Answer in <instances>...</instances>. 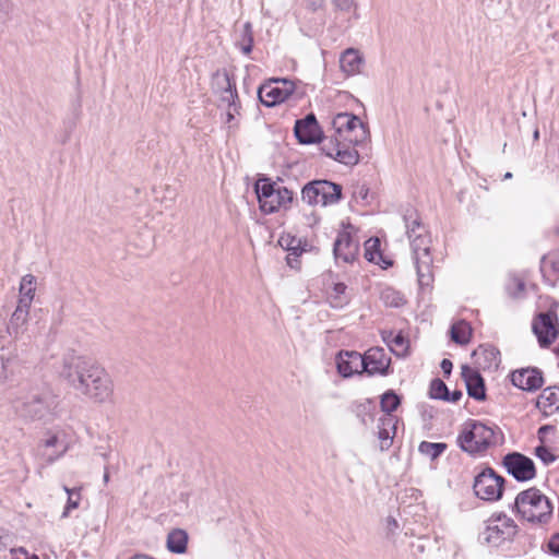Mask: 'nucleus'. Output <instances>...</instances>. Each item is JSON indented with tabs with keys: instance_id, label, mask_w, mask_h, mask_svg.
Wrapping results in <instances>:
<instances>
[{
	"instance_id": "1",
	"label": "nucleus",
	"mask_w": 559,
	"mask_h": 559,
	"mask_svg": "<svg viewBox=\"0 0 559 559\" xmlns=\"http://www.w3.org/2000/svg\"><path fill=\"white\" fill-rule=\"evenodd\" d=\"M60 377L74 391L95 403L107 402L114 392L111 378L105 368L82 356H66Z\"/></svg>"
},
{
	"instance_id": "2",
	"label": "nucleus",
	"mask_w": 559,
	"mask_h": 559,
	"mask_svg": "<svg viewBox=\"0 0 559 559\" xmlns=\"http://www.w3.org/2000/svg\"><path fill=\"white\" fill-rule=\"evenodd\" d=\"M406 235L409 239L413 259L416 266L418 284L429 287L433 282L432 257L430 253V236L420 216L414 209H408L403 215Z\"/></svg>"
},
{
	"instance_id": "3",
	"label": "nucleus",
	"mask_w": 559,
	"mask_h": 559,
	"mask_svg": "<svg viewBox=\"0 0 559 559\" xmlns=\"http://www.w3.org/2000/svg\"><path fill=\"white\" fill-rule=\"evenodd\" d=\"M554 507L539 489L531 487L518 493L512 511L522 519L532 523H548Z\"/></svg>"
},
{
	"instance_id": "4",
	"label": "nucleus",
	"mask_w": 559,
	"mask_h": 559,
	"mask_svg": "<svg viewBox=\"0 0 559 559\" xmlns=\"http://www.w3.org/2000/svg\"><path fill=\"white\" fill-rule=\"evenodd\" d=\"M497 443L495 428L473 419L465 423L462 432L457 437V444L461 450L472 455L483 453Z\"/></svg>"
},
{
	"instance_id": "5",
	"label": "nucleus",
	"mask_w": 559,
	"mask_h": 559,
	"mask_svg": "<svg viewBox=\"0 0 559 559\" xmlns=\"http://www.w3.org/2000/svg\"><path fill=\"white\" fill-rule=\"evenodd\" d=\"M254 191L260 210L265 214H272L281 207H286L293 201V192L290 190L267 177H261L257 180Z\"/></svg>"
},
{
	"instance_id": "6",
	"label": "nucleus",
	"mask_w": 559,
	"mask_h": 559,
	"mask_svg": "<svg viewBox=\"0 0 559 559\" xmlns=\"http://www.w3.org/2000/svg\"><path fill=\"white\" fill-rule=\"evenodd\" d=\"M486 523L479 539L489 546L499 547L504 542L513 540L518 534V525L514 520L504 513L492 514Z\"/></svg>"
},
{
	"instance_id": "7",
	"label": "nucleus",
	"mask_w": 559,
	"mask_h": 559,
	"mask_svg": "<svg viewBox=\"0 0 559 559\" xmlns=\"http://www.w3.org/2000/svg\"><path fill=\"white\" fill-rule=\"evenodd\" d=\"M342 197V187L328 180L308 182L301 190V199L309 205L335 204Z\"/></svg>"
},
{
	"instance_id": "8",
	"label": "nucleus",
	"mask_w": 559,
	"mask_h": 559,
	"mask_svg": "<svg viewBox=\"0 0 559 559\" xmlns=\"http://www.w3.org/2000/svg\"><path fill=\"white\" fill-rule=\"evenodd\" d=\"M56 397L49 392L33 393L15 405L16 412L29 419H45L56 408Z\"/></svg>"
},
{
	"instance_id": "9",
	"label": "nucleus",
	"mask_w": 559,
	"mask_h": 559,
	"mask_svg": "<svg viewBox=\"0 0 559 559\" xmlns=\"http://www.w3.org/2000/svg\"><path fill=\"white\" fill-rule=\"evenodd\" d=\"M504 478L491 467L484 468L474 479L475 495L485 501H497L503 492Z\"/></svg>"
},
{
	"instance_id": "10",
	"label": "nucleus",
	"mask_w": 559,
	"mask_h": 559,
	"mask_svg": "<svg viewBox=\"0 0 559 559\" xmlns=\"http://www.w3.org/2000/svg\"><path fill=\"white\" fill-rule=\"evenodd\" d=\"M295 83L287 79H272L259 87L258 95L262 104L273 107L285 102L295 91Z\"/></svg>"
},
{
	"instance_id": "11",
	"label": "nucleus",
	"mask_w": 559,
	"mask_h": 559,
	"mask_svg": "<svg viewBox=\"0 0 559 559\" xmlns=\"http://www.w3.org/2000/svg\"><path fill=\"white\" fill-rule=\"evenodd\" d=\"M336 134L344 140H366L369 132L359 117L349 112H340L332 120Z\"/></svg>"
},
{
	"instance_id": "12",
	"label": "nucleus",
	"mask_w": 559,
	"mask_h": 559,
	"mask_svg": "<svg viewBox=\"0 0 559 559\" xmlns=\"http://www.w3.org/2000/svg\"><path fill=\"white\" fill-rule=\"evenodd\" d=\"M301 144H311L312 142H300ZM322 144L320 150L328 157L344 164L354 166L359 162V153L356 146L364 142H318Z\"/></svg>"
},
{
	"instance_id": "13",
	"label": "nucleus",
	"mask_w": 559,
	"mask_h": 559,
	"mask_svg": "<svg viewBox=\"0 0 559 559\" xmlns=\"http://www.w3.org/2000/svg\"><path fill=\"white\" fill-rule=\"evenodd\" d=\"M502 464L518 481H528L536 476L533 460L520 452L508 453L503 457Z\"/></svg>"
},
{
	"instance_id": "14",
	"label": "nucleus",
	"mask_w": 559,
	"mask_h": 559,
	"mask_svg": "<svg viewBox=\"0 0 559 559\" xmlns=\"http://www.w3.org/2000/svg\"><path fill=\"white\" fill-rule=\"evenodd\" d=\"M362 357V372L368 376H386L390 373L391 357L382 347L369 348Z\"/></svg>"
},
{
	"instance_id": "15",
	"label": "nucleus",
	"mask_w": 559,
	"mask_h": 559,
	"mask_svg": "<svg viewBox=\"0 0 559 559\" xmlns=\"http://www.w3.org/2000/svg\"><path fill=\"white\" fill-rule=\"evenodd\" d=\"M40 457L46 464H52L55 461L64 455L69 450V442L64 432L51 433L40 444Z\"/></svg>"
},
{
	"instance_id": "16",
	"label": "nucleus",
	"mask_w": 559,
	"mask_h": 559,
	"mask_svg": "<svg viewBox=\"0 0 559 559\" xmlns=\"http://www.w3.org/2000/svg\"><path fill=\"white\" fill-rule=\"evenodd\" d=\"M226 86L222 93L221 106L226 110V123L229 128L238 124L240 116V105L235 85L228 76H225Z\"/></svg>"
},
{
	"instance_id": "17",
	"label": "nucleus",
	"mask_w": 559,
	"mask_h": 559,
	"mask_svg": "<svg viewBox=\"0 0 559 559\" xmlns=\"http://www.w3.org/2000/svg\"><path fill=\"white\" fill-rule=\"evenodd\" d=\"M557 317L550 312H542L538 316V321L533 323V331L538 338L542 347L549 346L557 337Z\"/></svg>"
},
{
	"instance_id": "18",
	"label": "nucleus",
	"mask_w": 559,
	"mask_h": 559,
	"mask_svg": "<svg viewBox=\"0 0 559 559\" xmlns=\"http://www.w3.org/2000/svg\"><path fill=\"white\" fill-rule=\"evenodd\" d=\"M513 385L524 391H536L544 384L543 373L538 368H523L511 373Z\"/></svg>"
},
{
	"instance_id": "19",
	"label": "nucleus",
	"mask_w": 559,
	"mask_h": 559,
	"mask_svg": "<svg viewBox=\"0 0 559 559\" xmlns=\"http://www.w3.org/2000/svg\"><path fill=\"white\" fill-rule=\"evenodd\" d=\"M359 245L347 231H341L333 246L336 261L352 263L358 254Z\"/></svg>"
},
{
	"instance_id": "20",
	"label": "nucleus",
	"mask_w": 559,
	"mask_h": 559,
	"mask_svg": "<svg viewBox=\"0 0 559 559\" xmlns=\"http://www.w3.org/2000/svg\"><path fill=\"white\" fill-rule=\"evenodd\" d=\"M294 135L296 140H323V132L314 114H308L305 118L296 120Z\"/></svg>"
},
{
	"instance_id": "21",
	"label": "nucleus",
	"mask_w": 559,
	"mask_h": 559,
	"mask_svg": "<svg viewBox=\"0 0 559 559\" xmlns=\"http://www.w3.org/2000/svg\"><path fill=\"white\" fill-rule=\"evenodd\" d=\"M338 373L349 378L355 373H362V357L358 352L342 350L336 357Z\"/></svg>"
},
{
	"instance_id": "22",
	"label": "nucleus",
	"mask_w": 559,
	"mask_h": 559,
	"mask_svg": "<svg viewBox=\"0 0 559 559\" xmlns=\"http://www.w3.org/2000/svg\"><path fill=\"white\" fill-rule=\"evenodd\" d=\"M462 377L465 380L468 395L477 401H484L486 399V390L480 373L468 366H463Z\"/></svg>"
},
{
	"instance_id": "23",
	"label": "nucleus",
	"mask_w": 559,
	"mask_h": 559,
	"mask_svg": "<svg viewBox=\"0 0 559 559\" xmlns=\"http://www.w3.org/2000/svg\"><path fill=\"white\" fill-rule=\"evenodd\" d=\"M397 419L393 415H384L378 420V439L380 441V450L386 451L392 445L396 433Z\"/></svg>"
},
{
	"instance_id": "24",
	"label": "nucleus",
	"mask_w": 559,
	"mask_h": 559,
	"mask_svg": "<svg viewBox=\"0 0 559 559\" xmlns=\"http://www.w3.org/2000/svg\"><path fill=\"white\" fill-rule=\"evenodd\" d=\"M362 66L364 58L357 49L347 48L340 57L341 70L347 76L359 74Z\"/></svg>"
},
{
	"instance_id": "25",
	"label": "nucleus",
	"mask_w": 559,
	"mask_h": 559,
	"mask_svg": "<svg viewBox=\"0 0 559 559\" xmlns=\"http://www.w3.org/2000/svg\"><path fill=\"white\" fill-rule=\"evenodd\" d=\"M31 305H26L24 302H19L14 312L11 316L8 330L10 334L17 337L25 330V325L28 319Z\"/></svg>"
},
{
	"instance_id": "26",
	"label": "nucleus",
	"mask_w": 559,
	"mask_h": 559,
	"mask_svg": "<svg viewBox=\"0 0 559 559\" xmlns=\"http://www.w3.org/2000/svg\"><path fill=\"white\" fill-rule=\"evenodd\" d=\"M189 536L182 528H174L167 535L166 547L173 554H185L187 551Z\"/></svg>"
},
{
	"instance_id": "27",
	"label": "nucleus",
	"mask_w": 559,
	"mask_h": 559,
	"mask_svg": "<svg viewBox=\"0 0 559 559\" xmlns=\"http://www.w3.org/2000/svg\"><path fill=\"white\" fill-rule=\"evenodd\" d=\"M472 328L468 322L460 320L451 326V338L454 343L465 345L471 341Z\"/></svg>"
},
{
	"instance_id": "28",
	"label": "nucleus",
	"mask_w": 559,
	"mask_h": 559,
	"mask_svg": "<svg viewBox=\"0 0 559 559\" xmlns=\"http://www.w3.org/2000/svg\"><path fill=\"white\" fill-rule=\"evenodd\" d=\"M237 47L245 53L249 55L252 51L253 47V31L250 22H246L237 37L236 41Z\"/></svg>"
},
{
	"instance_id": "29",
	"label": "nucleus",
	"mask_w": 559,
	"mask_h": 559,
	"mask_svg": "<svg viewBox=\"0 0 559 559\" xmlns=\"http://www.w3.org/2000/svg\"><path fill=\"white\" fill-rule=\"evenodd\" d=\"M35 283L36 278L32 274H26L22 277L20 283L21 298L19 302L31 305L35 296Z\"/></svg>"
},
{
	"instance_id": "30",
	"label": "nucleus",
	"mask_w": 559,
	"mask_h": 559,
	"mask_svg": "<svg viewBox=\"0 0 559 559\" xmlns=\"http://www.w3.org/2000/svg\"><path fill=\"white\" fill-rule=\"evenodd\" d=\"M347 286L344 283H335L329 294L330 305L333 308H342L348 304L349 297L346 294Z\"/></svg>"
},
{
	"instance_id": "31",
	"label": "nucleus",
	"mask_w": 559,
	"mask_h": 559,
	"mask_svg": "<svg viewBox=\"0 0 559 559\" xmlns=\"http://www.w3.org/2000/svg\"><path fill=\"white\" fill-rule=\"evenodd\" d=\"M63 490L68 495L67 503L64 507V510L62 512L61 518H68L70 512L74 509H78L80 507L82 496H81V488H69L68 486H63Z\"/></svg>"
},
{
	"instance_id": "32",
	"label": "nucleus",
	"mask_w": 559,
	"mask_h": 559,
	"mask_svg": "<svg viewBox=\"0 0 559 559\" xmlns=\"http://www.w3.org/2000/svg\"><path fill=\"white\" fill-rule=\"evenodd\" d=\"M537 405L543 407L556 406L559 408V386H548L544 389L537 400Z\"/></svg>"
},
{
	"instance_id": "33",
	"label": "nucleus",
	"mask_w": 559,
	"mask_h": 559,
	"mask_svg": "<svg viewBox=\"0 0 559 559\" xmlns=\"http://www.w3.org/2000/svg\"><path fill=\"white\" fill-rule=\"evenodd\" d=\"M380 298L385 306L393 308H400L406 302L404 296L392 287L382 289Z\"/></svg>"
},
{
	"instance_id": "34",
	"label": "nucleus",
	"mask_w": 559,
	"mask_h": 559,
	"mask_svg": "<svg viewBox=\"0 0 559 559\" xmlns=\"http://www.w3.org/2000/svg\"><path fill=\"white\" fill-rule=\"evenodd\" d=\"M448 445L443 442H428V441H421L418 447V451L429 456L430 460H437L445 450Z\"/></svg>"
},
{
	"instance_id": "35",
	"label": "nucleus",
	"mask_w": 559,
	"mask_h": 559,
	"mask_svg": "<svg viewBox=\"0 0 559 559\" xmlns=\"http://www.w3.org/2000/svg\"><path fill=\"white\" fill-rule=\"evenodd\" d=\"M474 356H479L481 355L485 359V362L486 365L484 366V368H490L492 366H498L499 362H500V358H499V350L496 349L495 347L492 346H479L478 349L474 350L473 353Z\"/></svg>"
},
{
	"instance_id": "36",
	"label": "nucleus",
	"mask_w": 559,
	"mask_h": 559,
	"mask_svg": "<svg viewBox=\"0 0 559 559\" xmlns=\"http://www.w3.org/2000/svg\"><path fill=\"white\" fill-rule=\"evenodd\" d=\"M401 399L400 396L392 390L386 391L382 396L380 401V406L382 412L385 413V415H392L394 411L400 406Z\"/></svg>"
},
{
	"instance_id": "37",
	"label": "nucleus",
	"mask_w": 559,
	"mask_h": 559,
	"mask_svg": "<svg viewBox=\"0 0 559 559\" xmlns=\"http://www.w3.org/2000/svg\"><path fill=\"white\" fill-rule=\"evenodd\" d=\"M353 412L364 426H367L369 421L373 420V416L371 414V402L369 401L364 403H355L353 405Z\"/></svg>"
},
{
	"instance_id": "38",
	"label": "nucleus",
	"mask_w": 559,
	"mask_h": 559,
	"mask_svg": "<svg viewBox=\"0 0 559 559\" xmlns=\"http://www.w3.org/2000/svg\"><path fill=\"white\" fill-rule=\"evenodd\" d=\"M408 348V340L400 332L392 338L390 350L397 357L405 356Z\"/></svg>"
},
{
	"instance_id": "39",
	"label": "nucleus",
	"mask_w": 559,
	"mask_h": 559,
	"mask_svg": "<svg viewBox=\"0 0 559 559\" xmlns=\"http://www.w3.org/2000/svg\"><path fill=\"white\" fill-rule=\"evenodd\" d=\"M449 389L447 384L440 379H433L429 388V396L435 400L448 399Z\"/></svg>"
},
{
	"instance_id": "40",
	"label": "nucleus",
	"mask_w": 559,
	"mask_h": 559,
	"mask_svg": "<svg viewBox=\"0 0 559 559\" xmlns=\"http://www.w3.org/2000/svg\"><path fill=\"white\" fill-rule=\"evenodd\" d=\"M379 239H369L366 242V249H365V257L368 261L374 262L377 257H381V253L379 252Z\"/></svg>"
},
{
	"instance_id": "41",
	"label": "nucleus",
	"mask_w": 559,
	"mask_h": 559,
	"mask_svg": "<svg viewBox=\"0 0 559 559\" xmlns=\"http://www.w3.org/2000/svg\"><path fill=\"white\" fill-rule=\"evenodd\" d=\"M535 454L538 459H540L546 465L555 462L556 456L548 450V448L544 445H539L535 449Z\"/></svg>"
},
{
	"instance_id": "42",
	"label": "nucleus",
	"mask_w": 559,
	"mask_h": 559,
	"mask_svg": "<svg viewBox=\"0 0 559 559\" xmlns=\"http://www.w3.org/2000/svg\"><path fill=\"white\" fill-rule=\"evenodd\" d=\"M512 284L514 285V289H512L511 287H509V294L513 297V298H521L524 294V289H525V284L522 280H519V278H514L512 281Z\"/></svg>"
},
{
	"instance_id": "43",
	"label": "nucleus",
	"mask_w": 559,
	"mask_h": 559,
	"mask_svg": "<svg viewBox=\"0 0 559 559\" xmlns=\"http://www.w3.org/2000/svg\"><path fill=\"white\" fill-rule=\"evenodd\" d=\"M10 552L12 555V559H39L37 555L28 556L24 548H12L10 549Z\"/></svg>"
},
{
	"instance_id": "44",
	"label": "nucleus",
	"mask_w": 559,
	"mask_h": 559,
	"mask_svg": "<svg viewBox=\"0 0 559 559\" xmlns=\"http://www.w3.org/2000/svg\"><path fill=\"white\" fill-rule=\"evenodd\" d=\"M332 3L337 10L348 12L354 5V0H333Z\"/></svg>"
},
{
	"instance_id": "45",
	"label": "nucleus",
	"mask_w": 559,
	"mask_h": 559,
	"mask_svg": "<svg viewBox=\"0 0 559 559\" xmlns=\"http://www.w3.org/2000/svg\"><path fill=\"white\" fill-rule=\"evenodd\" d=\"M547 546L551 554L559 555V533L551 536Z\"/></svg>"
},
{
	"instance_id": "46",
	"label": "nucleus",
	"mask_w": 559,
	"mask_h": 559,
	"mask_svg": "<svg viewBox=\"0 0 559 559\" xmlns=\"http://www.w3.org/2000/svg\"><path fill=\"white\" fill-rule=\"evenodd\" d=\"M323 4L324 0H307V8L312 12L321 9Z\"/></svg>"
},
{
	"instance_id": "47",
	"label": "nucleus",
	"mask_w": 559,
	"mask_h": 559,
	"mask_svg": "<svg viewBox=\"0 0 559 559\" xmlns=\"http://www.w3.org/2000/svg\"><path fill=\"white\" fill-rule=\"evenodd\" d=\"M440 367L444 373V376H450L451 374V371H452V361L448 358H444L442 359L441 364H440Z\"/></svg>"
},
{
	"instance_id": "48",
	"label": "nucleus",
	"mask_w": 559,
	"mask_h": 559,
	"mask_svg": "<svg viewBox=\"0 0 559 559\" xmlns=\"http://www.w3.org/2000/svg\"><path fill=\"white\" fill-rule=\"evenodd\" d=\"M462 395V391L460 390H454L452 392L449 391L448 399H444L443 401L455 403L461 400Z\"/></svg>"
},
{
	"instance_id": "49",
	"label": "nucleus",
	"mask_w": 559,
	"mask_h": 559,
	"mask_svg": "<svg viewBox=\"0 0 559 559\" xmlns=\"http://www.w3.org/2000/svg\"><path fill=\"white\" fill-rule=\"evenodd\" d=\"M382 335V340L388 344V346L390 347L392 345V338L395 334H393L392 331H383L381 333Z\"/></svg>"
},
{
	"instance_id": "50",
	"label": "nucleus",
	"mask_w": 559,
	"mask_h": 559,
	"mask_svg": "<svg viewBox=\"0 0 559 559\" xmlns=\"http://www.w3.org/2000/svg\"><path fill=\"white\" fill-rule=\"evenodd\" d=\"M552 430H554L552 426H549V425L542 426L537 431L539 439H543L546 433H548L549 431H552Z\"/></svg>"
},
{
	"instance_id": "51",
	"label": "nucleus",
	"mask_w": 559,
	"mask_h": 559,
	"mask_svg": "<svg viewBox=\"0 0 559 559\" xmlns=\"http://www.w3.org/2000/svg\"><path fill=\"white\" fill-rule=\"evenodd\" d=\"M10 9L9 0H0V13H7Z\"/></svg>"
},
{
	"instance_id": "52",
	"label": "nucleus",
	"mask_w": 559,
	"mask_h": 559,
	"mask_svg": "<svg viewBox=\"0 0 559 559\" xmlns=\"http://www.w3.org/2000/svg\"><path fill=\"white\" fill-rule=\"evenodd\" d=\"M356 193L362 199V200H366L367 199V195H368V188H366L365 186H361L358 191H356Z\"/></svg>"
},
{
	"instance_id": "53",
	"label": "nucleus",
	"mask_w": 559,
	"mask_h": 559,
	"mask_svg": "<svg viewBox=\"0 0 559 559\" xmlns=\"http://www.w3.org/2000/svg\"><path fill=\"white\" fill-rule=\"evenodd\" d=\"M551 267L555 272L559 273V259L551 262Z\"/></svg>"
},
{
	"instance_id": "54",
	"label": "nucleus",
	"mask_w": 559,
	"mask_h": 559,
	"mask_svg": "<svg viewBox=\"0 0 559 559\" xmlns=\"http://www.w3.org/2000/svg\"><path fill=\"white\" fill-rule=\"evenodd\" d=\"M103 479H104L105 484H107L109 481V473H108L107 468H105V473H104Z\"/></svg>"
},
{
	"instance_id": "55",
	"label": "nucleus",
	"mask_w": 559,
	"mask_h": 559,
	"mask_svg": "<svg viewBox=\"0 0 559 559\" xmlns=\"http://www.w3.org/2000/svg\"><path fill=\"white\" fill-rule=\"evenodd\" d=\"M5 547V543L3 540V537L0 535V549Z\"/></svg>"
},
{
	"instance_id": "56",
	"label": "nucleus",
	"mask_w": 559,
	"mask_h": 559,
	"mask_svg": "<svg viewBox=\"0 0 559 559\" xmlns=\"http://www.w3.org/2000/svg\"><path fill=\"white\" fill-rule=\"evenodd\" d=\"M512 178V173L508 171L504 174L503 179H510Z\"/></svg>"
},
{
	"instance_id": "57",
	"label": "nucleus",
	"mask_w": 559,
	"mask_h": 559,
	"mask_svg": "<svg viewBox=\"0 0 559 559\" xmlns=\"http://www.w3.org/2000/svg\"><path fill=\"white\" fill-rule=\"evenodd\" d=\"M538 136H539V132H538V130H535V132H534V139H535V140H537V139H538Z\"/></svg>"
},
{
	"instance_id": "58",
	"label": "nucleus",
	"mask_w": 559,
	"mask_h": 559,
	"mask_svg": "<svg viewBox=\"0 0 559 559\" xmlns=\"http://www.w3.org/2000/svg\"><path fill=\"white\" fill-rule=\"evenodd\" d=\"M390 522H391V525H395V526L397 525L396 520H394V519H391Z\"/></svg>"
},
{
	"instance_id": "59",
	"label": "nucleus",
	"mask_w": 559,
	"mask_h": 559,
	"mask_svg": "<svg viewBox=\"0 0 559 559\" xmlns=\"http://www.w3.org/2000/svg\"><path fill=\"white\" fill-rule=\"evenodd\" d=\"M390 522H391V525H395V526L397 525L396 520H394V519H391Z\"/></svg>"
},
{
	"instance_id": "60",
	"label": "nucleus",
	"mask_w": 559,
	"mask_h": 559,
	"mask_svg": "<svg viewBox=\"0 0 559 559\" xmlns=\"http://www.w3.org/2000/svg\"><path fill=\"white\" fill-rule=\"evenodd\" d=\"M556 234L559 236V226L556 228Z\"/></svg>"
}]
</instances>
